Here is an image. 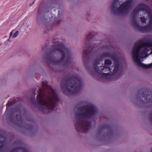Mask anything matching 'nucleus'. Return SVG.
<instances>
[{
	"instance_id": "1",
	"label": "nucleus",
	"mask_w": 152,
	"mask_h": 152,
	"mask_svg": "<svg viewBox=\"0 0 152 152\" xmlns=\"http://www.w3.org/2000/svg\"><path fill=\"white\" fill-rule=\"evenodd\" d=\"M132 56L140 67H152V40H140L137 42L133 49Z\"/></svg>"
},
{
	"instance_id": "2",
	"label": "nucleus",
	"mask_w": 152,
	"mask_h": 152,
	"mask_svg": "<svg viewBox=\"0 0 152 152\" xmlns=\"http://www.w3.org/2000/svg\"><path fill=\"white\" fill-rule=\"evenodd\" d=\"M132 24L142 32H147L152 30V11L143 3L138 5L131 14Z\"/></svg>"
},
{
	"instance_id": "3",
	"label": "nucleus",
	"mask_w": 152,
	"mask_h": 152,
	"mask_svg": "<svg viewBox=\"0 0 152 152\" xmlns=\"http://www.w3.org/2000/svg\"><path fill=\"white\" fill-rule=\"evenodd\" d=\"M42 88H40L38 92L37 99L40 105L45 108L51 111L55 110L56 102L58 101V97L55 91L48 86L46 81L42 83Z\"/></svg>"
},
{
	"instance_id": "4",
	"label": "nucleus",
	"mask_w": 152,
	"mask_h": 152,
	"mask_svg": "<svg viewBox=\"0 0 152 152\" xmlns=\"http://www.w3.org/2000/svg\"><path fill=\"white\" fill-rule=\"evenodd\" d=\"M133 0H114L111 6V10L115 15L125 14L130 10Z\"/></svg>"
},
{
	"instance_id": "5",
	"label": "nucleus",
	"mask_w": 152,
	"mask_h": 152,
	"mask_svg": "<svg viewBox=\"0 0 152 152\" xmlns=\"http://www.w3.org/2000/svg\"><path fill=\"white\" fill-rule=\"evenodd\" d=\"M96 108L94 105H91L84 107L82 111L84 112L83 115L87 117H90L94 115L96 112Z\"/></svg>"
},
{
	"instance_id": "6",
	"label": "nucleus",
	"mask_w": 152,
	"mask_h": 152,
	"mask_svg": "<svg viewBox=\"0 0 152 152\" xmlns=\"http://www.w3.org/2000/svg\"><path fill=\"white\" fill-rule=\"evenodd\" d=\"M113 59L115 66L111 68L110 67L109 69L111 72H113V75H114L119 71V61L118 58L115 57H113Z\"/></svg>"
},
{
	"instance_id": "7",
	"label": "nucleus",
	"mask_w": 152,
	"mask_h": 152,
	"mask_svg": "<svg viewBox=\"0 0 152 152\" xmlns=\"http://www.w3.org/2000/svg\"><path fill=\"white\" fill-rule=\"evenodd\" d=\"M57 47V50L60 51L63 55V58H64L67 52V49L65 48L64 45H57L56 46Z\"/></svg>"
},
{
	"instance_id": "8",
	"label": "nucleus",
	"mask_w": 152,
	"mask_h": 152,
	"mask_svg": "<svg viewBox=\"0 0 152 152\" xmlns=\"http://www.w3.org/2000/svg\"><path fill=\"white\" fill-rule=\"evenodd\" d=\"M74 83L73 85H71V87L72 90L74 91H76L79 88V85L80 84L79 80L77 79H75L73 81V83Z\"/></svg>"
},
{
	"instance_id": "9",
	"label": "nucleus",
	"mask_w": 152,
	"mask_h": 152,
	"mask_svg": "<svg viewBox=\"0 0 152 152\" xmlns=\"http://www.w3.org/2000/svg\"><path fill=\"white\" fill-rule=\"evenodd\" d=\"M77 126H76L77 127ZM90 127V124L88 122L85 121L82 124L78 126L77 128H82V129L85 132H86L87 130Z\"/></svg>"
},
{
	"instance_id": "10",
	"label": "nucleus",
	"mask_w": 152,
	"mask_h": 152,
	"mask_svg": "<svg viewBox=\"0 0 152 152\" xmlns=\"http://www.w3.org/2000/svg\"><path fill=\"white\" fill-rule=\"evenodd\" d=\"M15 32L13 36V38H15L19 34V31H16L15 29H14L11 32L10 34V37L9 38H10L12 36L13 34V32Z\"/></svg>"
},
{
	"instance_id": "11",
	"label": "nucleus",
	"mask_w": 152,
	"mask_h": 152,
	"mask_svg": "<svg viewBox=\"0 0 152 152\" xmlns=\"http://www.w3.org/2000/svg\"><path fill=\"white\" fill-rule=\"evenodd\" d=\"M112 64L111 61L109 60H105V69L106 68V64L110 65Z\"/></svg>"
},
{
	"instance_id": "12",
	"label": "nucleus",
	"mask_w": 152,
	"mask_h": 152,
	"mask_svg": "<svg viewBox=\"0 0 152 152\" xmlns=\"http://www.w3.org/2000/svg\"><path fill=\"white\" fill-rule=\"evenodd\" d=\"M141 20V22L143 23H145L146 22V19L144 17H141L140 18Z\"/></svg>"
},
{
	"instance_id": "13",
	"label": "nucleus",
	"mask_w": 152,
	"mask_h": 152,
	"mask_svg": "<svg viewBox=\"0 0 152 152\" xmlns=\"http://www.w3.org/2000/svg\"><path fill=\"white\" fill-rule=\"evenodd\" d=\"M144 93H145V94H146L147 93H147V95L146 96V97L145 96V99H146V100H148L147 98H148V97L149 96V95H148V93H149V92L148 91H145V92H144Z\"/></svg>"
},
{
	"instance_id": "14",
	"label": "nucleus",
	"mask_w": 152,
	"mask_h": 152,
	"mask_svg": "<svg viewBox=\"0 0 152 152\" xmlns=\"http://www.w3.org/2000/svg\"><path fill=\"white\" fill-rule=\"evenodd\" d=\"M92 37V33H90L86 37V38L87 39H88Z\"/></svg>"
},
{
	"instance_id": "15",
	"label": "nucleus",
	"mask_w": 152,
	"mask_h": 152,
	"mask_svg": "<svg viewBox=\"0 0 152 152\" xmlns=\"http://www.w3.org/2000/svg\"><path fill=\"white\" fill-rule=\"evenodd\" d=\"M89 52L88 51L85 50L84 52V55L86 56L87 55L89 54Z\"/></svg>"
},
{
	"instance_id": "16",
	"label": "nucleus",
	"mask_w": 152,
	"mask_h": 152,
	"mask_svg": "<svg viewBox=\"0 0 152 152\" xmlns=\"http://www.w3.org/2000/svg\"><path fill=\"white\" fill-rule=\"evenodd\" d=\"M110 75V74L109 73H105V80L107 78V76L108 75Z\"/></svg>"
},
{
	"instance_id": "17",
	"label": "nucleus",
	"mask_w": 152,
	"mask_h": 152,
	"mask_svg": "<svg viewBox=\"0 0 152 152\" xmlns=\"http://www.w3.org/2000/svg\"><path fill=\"white\" fill-rule=\"evenodd\" d=\"M96 69V71H97V70H98V67H96V69Z\"/></svg>"
},
{
	"instance_id": "18",
	"label": "nucleus",
	"mask_w": 152,
	"mask_h": 152,
	"mask_svg": "<svg viewBox=\"0 0 152 152\" xmlns=\"http://www.w3.org/2000/svg\"><path fill=\"white\" fill-rule=\"evenodd\" d=\"M104 54L103 55V56H102V59H103V58H104Z\"/></svg>"
},
{
	"instance_id": "19",
	"label": "nucleus",
	"mask_w": 152,
	"mask_h": 152,
	"mask_svg": "<svg viewBox=\"0 0 152 152\" xmlns=\"http://www.w3.org/2000/svg\"><path fill=\"white\" fill-rule=\"evenodd\" d=\"M105 57L106 56V53H105Z\"/></svg>"
},
{
	"instance_id": "20",
	"label": "nucleus",
	"mask_w": 152,
	"mask_h": 152,
	"mask_svg": "<svg viewBox=\"0 0 152 152\" xmlns=\"http://www.w3.org/2000/svg\"><path fill=\"white\" fill-rule=\"evenodd\" d=\"M105 129L106 128V126L105 125Z\"/></svg>"
},
{
	"instance_id": "21",
	"label": "nucleus",
	"mask_w": 152,
	"mask_h": 152,
	"mask_svg": "<svg viewBox=\"0 0 152 152\" xmlns=\"http://www.w3.org/2000/svg\"><path fill=\"white\" fill-rule=\"evenodd\" d=\"M151 152H152V148L151 149Z\"/></svg>"
},
{
	"instance_id": "22",
	"label": "nucleus",
	"mask_w": 152,
	"mask_h": 152,
	"mask_svg": "<svg viewBox=\"0 0 152 152\" xmlns=\"http://www.w3.org/2000/svg\"><path fill=\"white\" fill-rule=\"evenodd\" d=\"M151 97H152V94H151Z\"/></svg>"
},
{
	"instance_id": "23",
	"label": "nucleus",
	"mask_w": 152,
	"mask_h": 152,
	"mask_svg": "<svg viewBox=\"0 0 152 152\" xmlns=\"http://www.w3.org/2000/svg\"><path fill=\"white\" fill-rule=\"evenodd\" d=\"M149 100L150 101H151V100Z\"/></svg>"
},
{
	"instance_id": "24",
	"label": "nucleus",
	"mask_w": 152,
	"mask_h": 152,
	"mask_svg": "<svg viewBox=\"0 0 152 152\" xmlns=\"http://www.w3.org/2000/svg\"><path fill=\"white\" fill-rule=\"evenodd\" d=\"M1 45V44H0V46Z\"/></svg>"
}]
</instances>
